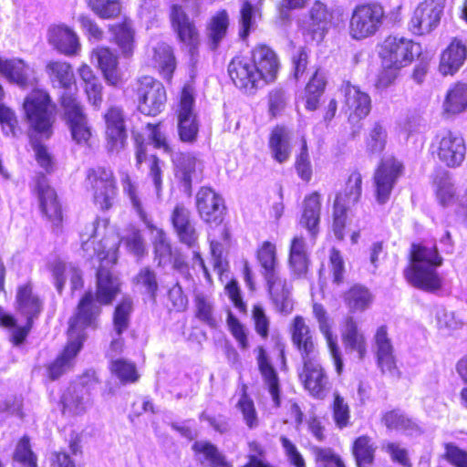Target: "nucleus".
Segmentation results:
<instances>
[{
  "instance_id": "nucleus-47",
  "label": "nucleus",
  "mask_w": 467,
  "mask_h": 467,
  "mask_svg": "<svg viewBox=\"0 0 467 467\" xmlns=\"http://www.w3.org/2000/svg\"><path fill=\"white\" fill-rule=\"evenodd\" d=\"M345 302L350 311H364L372 302L369 291L361 285H354L345 295Z\"/></svg>"
},
{
  "instance_id": "nucleus-16",
  "label": "nucleus",
  "mask_w": 467,
  "mask_h": 467,
  "mask_svg": "<svg viewBox=\"0 0 467 467\" xmlns=\"http://www.w3.org/2000/svg\"><path fill=\"white\" fill-rule=\"evenodd\" d=\"M299 379L313 397L323 399L326 396L328 379L317 357L303 359V369L299 373Z\"/></svg>"
},
{
  "instance_id": "nucleus-43",
  "label": "nucleus",
  "mask_w": 467,
  "mask_h": 467,
  "mask_svg": "<svg viewBox=\"0 0 467 467\" xmlns=\"http://www.w3.org/2000/svg\"><path fill=\"white\" fill-rule=\"evenodd\" d=\"M377 444L368 435L358 437L352 445V453L358 467H369L373 464Z\"/></svg>"
},
{
  "instance_id": "nucleus-62",
  "label": "nucleus",
  "mask_w": 467,
  "mask_h": 467,
  "mask_svg": "<svg viewBox=\"0 0 467 467\" xmlns=\"http://www.w3.org/2000/svg\"><path fill=\"white\" fill-rule=\"evenodd\" d=\"M313 452L319 467H345L340 457L329 448L315 447Z\"/></svg>"
},
{
  "instance_id": "nucleus-59",
  "label": "nucleus",
  "mask_w": 467,
  "mask_h": 467,
  "mask_svg": "<svg viewBox=\"0 0 467 467\" xmlns=\"http://www.w3.org/2000/svg\"><path fill=\"white\" fill-rule=\"evenodd\" d=\"M258 10L248 1H244L240 9V36L245 38L249 30L254 27Z\"/></svg>"
},
{
  "instance_id": "nucleus-51",
  "label": "nucleus",
  "mask_w": 467,
  "mask_h": 467,
  "mask_svg": "<svg viewBox=\"0 0 467 467\" xmlns=\"http://www.w3.org/2000/svg\"><path fill=\"white\" fill-rule=\"evenodd\" d=\"M257 259L263 268L264 276L279 271L275 245L270 242L263 243L257 252Z\"/></svg>"
},
{
  "instance_id": "nucleus-6",
  "label": "nucleus",
  "mask_w": 467,
  "mask_h": 467,
  "mask_svg": "<svg viewBox=\"0 0 467 467\" xmlns=\"http://www.w3.org/2000/svg\"><path fill=\"white\" fill-rule=\"evenodd\" d=\"M139 110L149 116H156L165 107L167 100L166 90L163 85L153 78L145 76L136 83Z\"/></svg>"
},
{
  "instance_id": "nucleus-42",
  "label": "nucleus",
  "mask_w": 467,
  "mask_h": 467,
  "mask_svg": "<svg viewBox=\"0 0 467 467\" xmlns=\"http://www.w3.org/2000/svg\"><path fill=\"white\" fill-rule=\"evenodd\" d=\"M443 110L448 114H459L467 110V83L456 82L447 90Z\"/></svg>"
},
{
  "instance_id": "nucleus-4",
  "label": "nucleus",
  "mask_w": 467,
  "mask_h": 467,
  "mask_svg": "<svg viewBox=\"0 0 467 467\" xmlns=\"http://www.w3.org/2000/svg\"><path fill=\"white\" fill-rule=\"evenodd\" d=\"M23 109L30 127L48 138L55 120V106L49 95L43 90L32 91L25 99Z\"/></svg>"
},
{
  "instance_id": "nucleus-21",
  "label": "nucleus",
  "mask_w": 467,
  "mask_h": 467,
  "mask_svg": "<svg viewBox=\"0 0 467 467\" xmlns=\"http://www.w3.org/2000/svg\"><path fill=\"white\" fill-rule=\"evenodd\" d=\"M104 119L109 150H119L124 146L127 138L123 110L119 107H111L105 113Z\"/></svg>"
},
{
  "instance_id": "nucleus-29",
  "label": "nucleus",
  "mask_w": 467,
  "mask_h": 467,
  "mask_svg": "<svg viewBox=\"0 0 467 467\" xmlns=\"http://www.w3.org/2000/svg\"><path fill=\"white\" fill-rule=\"evenodd\" d=\"M313 314L318 322L320 332L324 335L330 355L333 358L337 373L339 375L343 370V361L341 352L337 346V337L334 336L330 329L327 311L321 304L315 303L313 305Z\"/></svg>"
},
{
  "instance_id": "nucleus-49",
  "label": "nucleus",
  "mask_w": 467,
  "mask_h": 467,
  "mask_svg": "<svg viewBox=\"0 0 467 467\" xmlns=\"http://www.w3.org/2000/svg\"><path fill=\"white\" fill-rule=\"evenodd\" d=\"M192 450L203 456L205 461L210 462L211 467H232L224 456L218 451L217 447L206 441H195Z\"/></svg>"
},
{
  "instance_id": "nucleus-8",
  "label": "nucleus",
  "mask_w": 467,
  "mask_h": 467,
  "mask_svg": "<svg viewBox=\"0 0 467 467\" xmlns=\"http://www.w3.org/2000/svg\"><path fill=\"white\" fill-rule=\"evenodd\" d=\"M61 105L73 140L78 144H88L92 132L83 107L73 94L61 95Z\"/></svg>"
},
{
  "instance_id": "nucleus-18",
  "label": "nucleus",
  "mask_w": 467,
  "mask_h": 467,
  "mask_svg": "<svg viewBox=\"0 0 467 467\" xmlns=\"http://www.w3.org/2000/svg\"><path fill=\"white\" fill-rule=\"evenodd\" d=\"M69 342L66 346L62 354L48 367V375L51 379H58L62 374L66 373L73 367L74 358L79 352L84 340L83 329L78 327L74 336L68 328Z\"/></svg>"
},
{
  "instance_id": "nucleus-35",
  "label": "nucleus",
  "mask_w": 467,
  "mask_h": 467,
  "mask_svg": "<svg viewBox=\"0 0 467 467\" xmlns=\"http://www.w3.org/2000/svg\"><path fill=\"white\" fill-rule=\"evenodd\" d=\"M257 350L258 368L263 377L265 386L271 395L274 406L278 408L281 403L278 375L273 366L269 363L265 348L263 347H258Z\"/></svg>"
},
{
  "instance_id": "nucleus-50",
  "label": "nucleus",
  "mask_w": 467,
  "mask_h": 467,
  "mask_svg": "<svg viewBox=\"0 0 467 467\" xmlns=\"http://www.w3.org/2000/svg\"><path fill=\"white\" fill-rule=\"evenodd\" d=\"M110 372L122 384L134 383L139 379L136 366L125 359H113L109 365Z\"/></svg>"
},
{
  "instance_id": "nucleus-11",
  "label": "nucleus",
  "mask_w": 467,
  "mask_h": 467,
  "mask_svg": "<svg viewBox=\"0 0 467 467\" xmlns=\"http://www.w3.org/2000/svg\"><path fill=\"white\" fill-rule=\"evenodd\" d=\"M446 0H424L413 12L410 29L416 35H425L433 31L443 15Z\"/></svg>"
},
{
  "instance_id": "nucleus-32",
  "label": "nucleus",
  "mask_w": 467,
  "mask_h": 467,
  "mask_svg": "<svg viewBox=\"0 0 467 467\" xmlns=\"http://www.w3.org/2000/svg\"><path fill=\"white\" fill-rule=\"evenodd\" d=\"M95 59L106 81L116 86L120 81L118 56L108 47H98L92 51Z\"/></svg>"
},
{
  "instance_id": "nucleus-25",
  "label": "nucleus",
  "mask_w": 467,
  "mask_h": 467,
  "mask_svg": "<svg viewBox=\"0 0 467 467\" xmlns=\"http://www.w3.org/2000/svg\"><path fill=\"white\" fill-rule=\"evenodd\" d=\"M36 190L42 213L53 223H59L62 220L61 206L57 201L55 190L48 185L44 176L38 178Z\"/></svg>"
},
{
  "instance_id": "nucleus-1",
  "label": "nucleus",
  "mask_w": 467,
  "mask_h": 467,
  "mask_svg": "<svg viewBox=\"0 0 467 467\" xmlns=\"http://www.w3.org/2000/svg\"><path fill=\"white\" fill-rule=\"evenodd\" d=\"M80 239L85 255L97 256L103 265L97 272L95 297L91 291L87 292L78 303L76 315L70 319L72 336L78 327L84 330L92 326L100 314V306L110 305L120 292L119 280L106 268L117 262L120 244L119 235L112 229H107L99 221H95L84 228Z\"/></svg>"
},
{
  "instance_id": "nucleus-13",
  "label": "nucleus",
  "mask_w": 467,
  "mask_h": 467,
  "mask_svg": "<svg viewBox=\"0 0 467 467\" xmlns=\"http://www.w3.org/2000/svg\"><path fill=\"white\" fill-rule=\"evenodd\" d=\"M194 99L189 87L182 89L178 109V133L183 142L192 143L196 140L199 124L193 112Z\"/></svg>"
},
{
  "instance_id": "nucleus-2",
  "label": "nucleus",
  "mask_w": 467,
  "mask_h": 467,
  "mask_svg": "<svg viewBox=\"0 0 467 467\" xmlns=\"http://www.w3.org/2000/svg\"><path fill=\"white\" fill-rule=\"evenodd\" d=\"M443 263L436 245L427 246L412 244L410 264L404 269V276L412 286L425 292H435L441 288L442 279L437 268Z\"/></svg>"
},
{
  "instance_id": "nucleus-9",
  "label": "nucleus",
  "mask_w": 467,
  "mask_h": 467,
  "mask_svg": "<svg viewBox=\"0 0 467 467\" xmlns=\"http://www.w3.org/2000/svg\"><path fill=\"white\" fill-rule=\"evenodd\" d=\"M403 171V165L394 159H383L373 175V187L377 202L386 203L390 197L392 190Z\"/></svg>"
},
{
  "instance_id": "nucleus-38",
  "label": "nucleus",
  "mask_w": 467,
  "mask_h": 467,
  "mask_svg": "<svg viewBox=\"0 0 467 467\" xmlns=\"http://www.w3.org/2000/svg\"><path fill=\"white\" fill-rule=\"evenodd\" d=\"M321 201L318 192H315L304 200L303 213L299 224L306 228L312 237H316L318 232L320 221Z\"/></svg>"
},
{
  "instance_id": "nucleus-23",
  "label": "nucleus",
  "mask_w": 467,
  "mask_h": 467,
  "mask_svg": "<svg viewBox=\"0 0 467 467\" xmlns=\"http://www.w3.org/2000/svg\"><path fill=\"white\" fill-rule=\"evenodd\" d=\"M374 350L378 365L383 373H393L396 369L394 347L385 326L379 327L374 336Z\"/></svg>"
},
{
  "instance_id": "nucleus-10",
  "label": "nucleus",
  "mask_w": 467,
  "mask_h": 467,
  "mask_svg": "<svg viewBox=\"0 0 467 467\" xmlns=\"http://www.w3.org/2000/svg\"><path fill=\"white\" fill-rule=\"evenodd\" d=\"M87 178L91 185L95 204L101 210L111 208L117 197L116 182L112 171L103 167L90 169Z\"/></svg>"
},
{
  "instance_id": "nucleus-3",
  "label": "nucleus",
  "mask_w": 467,
  "mask_h": 467,
  "mask_svg": "<svg viewBox=\"0 0 467 467\" xmlns=\"http://www.w3.org/2000/svg\"><path fill=\"white\" fill-rule=\"evenodd\" d=\"M121 182L123 192L129 196L133 209L136 211L140 218L145 223L152 234L155 261H157L159 266H164L168 265L171 260V247L164 231L153 225L148 220V216L144 211L143 203L137 186L131 182L130 176L127 173L122 175Z\"/></svg>"
},
{
  "instance_id": "nucleus-55",
  "label": "nucleus",
  "mask_w": 467,
  "mask_h": 467,
  "mask_svg": "<svg viewBox=\"0 0 467 467\" xmlns=\"http://www.w3.org/2000/svg\"><path fill=\"white\" fill-rule=\"evenodd\" d=\"M436 321L438 328L444 333H451L462 328L464 325L463 320L455 312L448 311L440 307L436 311Z\"/></svg>"
},
{
  "instance_id": "nucleus-60",
  "label": "nucleus",
  "mask_w": 467,
  "mask_h": 467,
  "mask_svg": "<svg viewBox=\"0 0 467 467\" xmlns=\"http://www.w3.org/2000/svg\"><path fill=\"white\" fill-rule=\"evenodd\" d=\"M296 170L298 176L305 182H309L312 178V166L308 156L307 144L306 139H301L300 153L296 160Z\"/></svg>"
},
{
  "instance_id": "nucleus-15",
  "label": "nucleus",
  "mask_w": 467,
  "mask_h": 467,
  "mask_svg": "<svg viewBox=\"0 0 467 467\" xmlns=\"http://www.w3.org/2000/svg\"><path fill=\"white\" fill-rule=\"evenodd\" d=\"M228 72L234 85L246 93H253L265 85L260 73L247 58H234L228 66Z\"/></svg>"
},
{
  "instance_id": "nucleus-36",
  "label": "nucleus",
  "mask_w": 467,
  "mask_h": 467,
  "mask_svg": "<svg viewBox=\"0 0 467 467\" xmlns=\"http://www.w3.org/2000/svg\"><path fill=\"white\" fill-rule=\"evenodd\" d=\"M112 36V42L118 47L123 57H130L135 50V31L129 20L120 24L111 25L109 27Z\"/></svg>"
},
{
  "instance_id": "nucleus-31",
  "label": "nucleus",
  "mask_w": 467,
  "mask_h": 467,
  "mask_svg": "<svg viewBox=\"0 0 467 467\" xmlns=\"http://www.w3.org/2000/svg\"><path fill=\"white\" fill-rule=\"evenodd\" d=\"M466 57V45L462 40L454 38L441 56L440 72L444 76L453 75L463 65Z\"/></svg>"
},
{
  "instance_id": "nucleus-53",
  "label": "nucleus",
  "mask_w": 467,
  "mask_h": 467,
  "mask_svg": "<svg viewBox=\"0 0 467 467\" xmlns=\"http://www.w3.org/2000/svg\"><path fill=\"white\" fill-rule=\"evenodd\" d=\"M133 310L132 300L130 297H123L115 308L113 322L114 328L119 336L129 327L130 317Z\"/></svg>"
},
{
  "instance_id": "nucleus-63",
  "label": "nucleus",
  "mask_w": 467,
  "mask_h": 467,
  "mask_svg": "<svg viewBox=\"0 0 467 467\" xmlns=\"http://www.w3.org/2000/svg\"><path fill=\"white\" fill-rule=\"evenodd\" d=\"M136 282L138 285L144 287L150 296L155 300L159 285L156 274L153 270L149 267L140 269L139 274L136 275Z\"/></svg>"
},
{
  "instance_id": "nucleus-61",
  "label": "nucleus",
  "mask_w": 467,
  "mask_h": 467,
  "mask_svg": "<svg viewBox=\"0 0 467 467\" xmlns=\"http://www.w3.org/2000/svg\"><path fill=\"white\" fill-rule=\"evenodd\" d=\"M333 418L337 426L340 429L349 423L350 411L348 403L338 393H334Z\"/></svg>"
},
{
  "instance_id": "nucleus-45",
  "label": "nucleus",
  "mask_w": 467,
  "mask_h": 467,
  "mask_svg": "<svg viewBox=\"0 0 467 467\" xmlns=\"http://www.w3.org/2000/svg\"><path fill=\"white\" fill-rule=\"evenodd\" d=\"M152 52L153 66L160 69L165 78H170L176 65L172 48L160 42L152 48Z\"/></svg>"
},
{
  "instance_id": "nucleus-14",
  "label": "nucleus",
  "mask_w": 467,
  "mask_h": 467,
  "mask_svg": "<svg viewBox=\"0 0 467 467\" xmlns=\"http://www.w3.org/2000/svg\"><path fill=\"white\" fill-rule=\"evenodd\" d=\"M196 208L201 219L209 224L219 225L225 213L224 201L212 188L202 187L196 193Z\"/></svg>"
},
{
  "instance_id": "nucleus-40",
  "label": "nucleus",
  "mask_w": 467,
  "mask_h": 467,
  "mask_svg": "<svg viewBox=\"0 0 467 467\" xmlns=\"http://www.w3.org/2000/svg\"><path fill=\"white\" fill-rule=\"evenodd\" d=\"M382 421L388 429L397 430L407 435H419L422 432L421 427L415 419L399 410L385 413Z\"/></svg>"
},
{
  "instance_id": "nucleus-7",
  "label": "nucleus",
  "mask_w": 467,
  "mask_h": 467,
  "mask_svg": "<svg viewBox=\"0 0 467 467\" xmlns=\"http://www.w3.org/2000/svg\"><path fill=\"white\" fill-rule=\"evenodd\" d=\"M432 150L439 161L451 168L459 167L465 159L466 145L463 138L451 130H444L436 136Z\"/></svg>"
},
{
  "instance_id": "nucleus-41",
  "label": "nucleus",
  "mask_w": 467,
  "mask_h": 467,
  "mask_svg": "<svg viewBox=\"0 0 467 467\" xmlns=\"http://www.w3.org/2000/svg\"><path fill=\"white\" fill-rule=\"evenodd\" d=\"M342 339L347 350L357 352L358 358L363 359L367 353L366 339L364 335L358 331V325L351 317L346 319Z\"/></svg>"
},
{
  "instance_id": "nucleus-26",
  "label": "nucleus",
  "mask_w": 467,
  "mask_h": 467,
  "mask_svg": "<svg viewBox=\"0 0 467 467\" xmlns=\"http://www.w3.org/2000/svg\"><path fill=\"white\" fill-rule=\"evenodd\" d=\"M176 176L183 182L187 191L192 188V182L201 177L202 162L191 153H178L173 158Z\"/></svg>"
},
{
  "instance_id": "nucleus-20",
  "label": "nucleus",
  "mask_w": 467,
  "mask_h": 467,
  "mask_svg": "<svg viewBox=\"0 0 467 467\" xmlns=\"http://www.w3.org/2000/svg\"><path fill=\"white\" fill-rule=\"evenodd\" d=\"M63 413L72 416L84 414L91 405L89 389L83 383L69 386L61 398Z\"/></svg>"
},
{
  "instance_id": "nucleus-39",
  "label": "nucleus",
  "mask_w": 467,
  "mask_h": 467,
  "mask_svg": "<svg viewBox=\"0 0 467 467\" xmlns=\"http://www.w3.org/2000/svg\"><path fill=\"white\" fill-rule=\"evenodd\" d=\"M331 22V15L325 5L316 2L310 9V21L307 32L313 41L320 42Z\"/></svg>"
},
{
  "instance_id": "nucleus-12",
  "label": "nucleus",
  "mask_w": 467,
  "mask_h": 467,
  "mask_svg": "<svg viewBox=\"0 0 467 467\" xmlns=\"http://www.w3.org/2000/svg\"><path fill=\"white\" fill-rule=\"evenodd\" d=\"M420 47L405 37L388 36L382 46L381 57L383 65L393 66L396 68L409 65L418 53Z\"/></svg>"
},
{
  "instance_id": "nucleus-37",
  "label": "nucleus",
  "mask_w": 467,
  "mask_h": 467,
  "mask_svg": "<svg viewBox=\"0 0 467 467\" xmlns=\"http://www.w3.org/2000/svg\"><path fill=\"white\" fill-rule=\"evenodd\" d=\"M46 71L55 88H63L64 94L69 91L75 85V76L70 64L64 61H49L46 66Z\"/></svg>"
},
{
  "instance_id": "nucleus-48",
  "label": "nucleus",
  "mask_w": 467,
  "mask_h": 467,
  "mask_svg": "<svg viewBox=\"0 0 467 467\" xmlns=\"http://www.w3.org/2000/svg\"><path fill=\"white\" fill-rule=\"evenodd\" d=\"M192 450L203 456L205 461L210 462L211 467H232L224 456L218 451L217 447L206 441H195Z\"/></svg>"
},
{
  "instance_id": "nucleus-24",
  "label": "nucleus",
  "mask_w": 467,
  "mask_h": 467,
  "mask_svg": "<svg viewBox=\"0 0 467 467\" xmlns=\"http://www.w3.org/2000/svg\"><path fill=\"white\" fill-rule=\"evenodd\" d=\"M252 64L260 73L263 82H272L276 78L279 63L275 53L266 46L255 47L252 55Z\"/></svg>"
},
{
  "instance_id": "nucleus-58",
  "label": "nucleus",
  "mask_w": 467,
  "mask_h": 467,
  "mask_svg": "<svg viewBox=\"0 0 467 467\" xmlns=\"http://www.w3.org/2000/svg\"><path fill=\"white\" fill-rule=\"evenodd\" d=\"M237 408L242 412L244 420L249 429H254L259 425L257 412L254 401L244 392L237 402Z\"/></svg>"
},
{
  "instance_id": "nucleus-52",
  "label": "nucleus",
  "mask_w": 467,
  "mask_h": 467,
  "mask_svg": "<svg viewBox=\"0 0 467 467\" xmlns=\"http://www.w3.org/2000/svg\"><path fill=\"white\" fill-rule=\"evenodd\" d=\"M88 6L102 19H113L121 13V4L119 0H88Z\"/></svg>"
},
{
  "instance_id": "nucleus-27",
  "label": "nucleus",
  "mask_w": 467,
  "mask_h": 467,
  "mask_svg": "<svg viewBox=\"0 0 467 467\" xmlns=\"http://www.w3.org/2000/svg\"><path fill=\"white\" fill-rule=\"evenodd\" d=\"M292 342L300 352L302 360L317 357L316 346L309 327L305 319L296 316L291 326Z\"/></svg>"
},
{
  "instance_id": "nucleus-30",
  "label": "nucleus",
  "mask_w": 467,
  "mask_h": 467,
  "mask_svg": "<svg viewBox=\"0 0 467 467\" xmlns=\"http://www.w3.org/2000/svg\"><path fill=\"white\" fill-rule=\"evenodd\" d=\"M16 302L17 312L29 321L36 318L43 308L42 301L33 292L32 285L29 282L17 287Z\"/></svg>"
},
{
  "instance_id": "nucleus-64",
  "label": "nucleus",
  "mask_w": 467,
  "mask_h": 467,
  "mask_svg": "<svg viewBox=\"0 0 467 467\" xmlns=\"http://www.w3.org/2000/svg\"><path fill=\"white\" fill-rule=\"evenodd\" d=\"M362 176L358 171H353L347 182L345 200L348 204L356 203L361 196Z\"/></svg>"
},
{
  "instance_id": "nucleus-46",
  "label": "nucleus",
  "mask_w": 467,
  "mask_h": 467,
  "mask_svg": "<svg viewBox=\"0 0 467 467\" xmlns=\"http://www.w3.org/2000/svg\"><path fill=\"white\" fill-rule=\"evenodd\" d=\"M229 26L227 13L223 10L214 15L207 26V36L212 49H215L225 36Z\"/></svg>"
},
{
  "instance_id": "nucleus-56",
  "label": "nucleus",
  "mask_w": 467,
  "mask_h": 467,
  "mask_svg": "<svg viewBox=\"0 0 467 467\" xmlns=\"http://www.w3.org/2000/svg\"><path fill=\"white\" fill-rule=\"evenodd\" d=\"M387 132L379 124L375 123L366 140V150L370 155H379L385 149Z\"/></svg>"
},
{
  "instance_id": "nucleus-54",
  "label": "nucleus",
  "mask_w": 467,
  "mask_h": 467,
  "mask_svg": "<svg viewBox=\"0 0 467 467\" xmlns=\"http://www.w3.org/2000/svg\"><path fill=\"white\" fill-rule=\"evenodd\" d=\"M14 460L24 467H37V456L32 451L27 436L22 437L17 442L14 451Z\"/></svg>"
},
{
  "instance_id": "nucleus-17",
  "label": "nucleus",
  "mask_w": 467,
  "mask_h": 467,
  "mask_svg": "<svg viewBox=\"0 0 467 467\" xmlns=\"http://www.w3.org/2000/svg\"><path fill=\"white\" fill-rule=\"evenodd\" d=\"M173 31L179 41L190 48L192 53L200 42L199 32L194 22L191 21L187 14L179 4H172L170 14Z\"/></svg>"
},
{
  "instance_id": "nucleus-19",
  "label": "nucleus",
  "mask_w": 467,
  "mask_h": 467,
  "mask_svg": "<svg viewBox=\"0 0 467 467\" xmlns=\"http://www.w3.org/2000/svg\"><path fill=\"white\" fill-rule=\"evenodd\" d=\"M33 73L30 66L21 58L0 57V75L8 82L26 88L33 85Z\"/></svg>"
},
{
  "instance_id": "nucleus-22",
  "label": "nucleus",
  "mask_w": 467,
  "mask_h": 467,
  "mask_svg": "<svg viewBox=\"0 0 467 467\" xmlns=\"http://www.w3.org/2000/svg\"><path fill=\"white\" fill-rule=\"evenodd\" d=\"M268 291L274 305L281 313L288 314L293 310L291 299V286L280 272L269 274L265 276Z\"/></svg>"
},
{
  "instance_id": "nucleus-57",
  "label": "nucleus",
  "mask_w": 467,
  "mask_h": 467,
  "mask_svg": "<svg viewBox=\"0 0 467 467\" xmlns=\"http://www.w3.org/2000/svg\"><path fill=\"white\" fill-rule=\"evenodd\" d=\"M194 303L196 317L211 327L215 326L216 320L213 317V305L211 298L202 293H196Z\"/></svg>"
},
{
  "instance_id": "nucleus-34",
  "label": "nucleus",
  "mask_w": 467,
  "mask_h": 467,
  "mask_svg": "<svg viewBox=\"0 0 467 467\" xmlns=\"http://www.w3.org/2000/svg\"><path fill=\"white\" fill-rule=\"evenodd\" d=\"M48 41L61 53L72 56L78 54L80 43L77 34L66 26H56L48 31Z\"/></svg>"
},
{
  "instance_id": "nucleus-44",
  "label": "nucleus",
  "mask_w": 467,
  "mask_h": 467,
  "mask_svg": "<svg viewBox=\"0 0 467 467\" xmlns=\"http://www.w3.org/2000/svg\"><path fill=\"white\" fill-rule=\"evenodd\" d=\"M269 147L274 159L279 163L286 161L291 153L290 134L287 130L276 127L271 133Z\"/></svg>"
},
{
  "instance_id": "nucleus-28",
  "label": "nucleus",
  "mask_w": 467,
  "mask_h": 467,
  "mask_svg": "<svg viewBox=\"0 0 467 467\" xmlns=\"http://www.w3.org/2000/svg\"><path fill=\"white\" fill-rule=\"evenodd\" d=\"M344 96V103L347 109L351 114L362 119L368 115L371 109V100L369 96L363 92L357 86L349 82L344 83L340 88Z\"/></svg>"
},
{
  "instance_id": "nucleus-5",
  "label": "nucleus",
  "mask_w": 467,
  "mask_h": 467,
  "mask_svg": "<svg viewBox=\"0 0 467 467\" xmlns=\"http://www.w3.org/2000/svg\"><path fill=\"white\" fill-rule=\"evenodd\" d=\"M385 11L378 4L359 5L352 12L348 34L355 40H362L374 36L383 24Z\"/></svg>"
},
{
  "instance_id": "nucleus-33",
  "label": "nucleus",
  "mask_w": 467,
  "mask_h": 467,
  "mask_svg": "<svg viewBox=\"0 0 467 467\" xmlns=\"http://www.w3.org/2000/svg\"><path fill=\"white\" fill-rule=\"evenodd\" d=\"M54 283L58 293H61L67 279L70 280L71 289L78 290L83 286L82 273L72 263L57 260L51 266Z\"/></svg>"
}]
</instances>
